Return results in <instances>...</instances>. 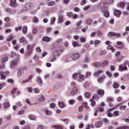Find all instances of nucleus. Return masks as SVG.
<instances>
[{"label":"nucleus","mask_w":129,"mask_h":129,"mask_svg":"<svg viewBox=\"0 0 129 129\" xmlns=\"http://www.w3.org/2000/svg\"><path fill=\"white\" fill-rule=\"evenodd\" d=\"M18 61H20V57H18L17 60L16 59L11 62L10 64V68L11 69H14V68H16V66L18 65Z\"/></svg>","instance_id":"4"},{"label":"nucleus","mask_w":129,"mask_h":129,"mask_svg":"<svg viewBox=\"0 0 129 129\" xmlns=\"http://www.w3.org/2000/svg\"><path fill=\"white\" fill-rule=\"evenodd\" d=\"M114 2V0H103L102 2L101 3H107V8H108V6L109 5H111L112 4H113Z\"/></svg>","instance_id":"8"},{"label":"nucleus","mask_w":129,"mask_h":129,"mask_svg":"<svg viewBox=\"0 0 129 129\" xmlns=\"http://www.w3.org/2000/svg\"><path fill=\"white\" fill-rule=\"evenodd\" d=\"M38 33V29L37 28H33L32 30V34L36 35Z\"/></svg>","instance_id":"47"},{"label":"nucleus","mask_w":129,"mask_h":129,"mask_svg":"<svg viewBox=\"0 0 129 129\" xmlns=\"http://www.w3.org/2000/svg\"><path fill=\"white\" fill-rule=\"evenodd\" d=\"M113 87L114 88H118L119 87V85H118L116 82L113 84Z\"/></svg>","instance_id":"45"},{"label":"nucleus","mask_w":129,"mask_h":129,"mask_svg":"<svg viewBox=\"0 0 129 129\" xmlns=\"http://www.w3.org/2000/svg\"><path fill=\"white\" fill-rule=\"evenodd\" d=\"M125 6V3H124V2H121L118 5V7L121 8V9H123V8H124Z\"/></svg>","instance_id":"26"},{"label":"nucleus","mask_w":129,"mask_h":129,"mask_svg":"<svg viewBox=\"0 0 129 129\" xmlns=\"http://www.w3.org/2000/svg\"><path fill=\"white\" fill-rule=\"evenodd\" d=\"M105 79V76H104L102 78H100L98 80V82L101 83V82H103V80Z\"/></svg>","instance_id":"43"},{"label":"nucleus","mask_w":129,"mask_h":129,"mask_svg":"<svg viewBox=\"0 0 129 129\" xmlns=\"http://www.w3.org/2000/svg\"><path fill=\"white\" fill-rule=\"evenodd\" d=\"M14 39V35L13 34H10L8 38H7V41L8 42H11V41H12Z\"/></svg>","instance_id":"23"},{"label":"nucleus","mask_w":129,"mask_h":129,"mask_svg":"<svg viewBox=\"0 0 129 129\" xmlns=\"http://www.w3.org/2000/svg\"><path fill=\"white\" fill-rule=\"evenodd\" d=\"M23 129H31V127L29 125H26L23 127Z\"/></svg>","instance_id":"64"},{"label":"nucleus","mask_w":129,"mask_h":129,"mask_svg":"<svg viewBox=\"0 0 129 129\" xmlns=\"http://www.w3.org/2000/svg\"><path fill=\"white\" fill-rule=\"evenodd\" d=\"M46 99V98H45V96H41L40 98H38L37 99L38 101L39 102H44L45 101V100Z\"/></svg>","instance_id":"21"},{"label":"nucleus","mask_w":129,"mask_h":129,"mask_svg":"<svg viewBox=\"0 0 129 129\" xmlns=\"http://www.w3.org/2000/svg\"><path fill=\"white\" fill-rule=\"evenodd\" d=\"M5 22H6V23H9V22H10V21H11V18L7 17H6L5 19Z\"/></svg>","instance_id":"58"},{"label":"nucleus","mask_w":129,"mask_h":129,"mask_svg":"<svg viewBox=\"0 0 129 129\" xmlns=\"http://www.w3.org/2000/svg\"><path fill=\"white\" fill-rule=\"evenodd\" d=\"M92 23V20L91 19H88L87 20V25H90Z\"/></svg>","instance_id":"46"},{"label":"nucleus","mask_w":129,"mask_h":129,"mask_svg":"<svg viewBox=\"0 0 129 129\" xmlns=\"http://www.w3.org/2000/svg\"><path fill=\"white\" fill-rule=\"evenodd\" d=\"M114 37H116V38H120L121 37V34L118 33H114Z\"/></svg>","instance_id":"44"},{"label":"nucleus","mask_w":129,"mask_h":129,"mask_svg":"<svg viewBox=\"0 0 129 129\" xmlns=\"http://www.w3.org/2000/svg\"><path fill=\"white\" fill-rule=\"evenodd\" d=\"M20 43H24L26 42V38L25 37H22L20 39Z\"/></svg>","instance_id":"60"},{"label":"nucleus","mask_w":129,"mask_h":129,"mask_svg":"<svg viewBox=\"0 0 129 129\" xmlns=\"http://www.w3.org/2000/svg\"><path fill=\"white\" fill-rule=\"evenodd\" d=\"M85 62H86V63H89V62H90V57L88 56H86L85 58Z\"/></svg>","instance_id":"37"},{"label":"nucleus","mask_w":129,"mask_h":129,"mask_svg":"<svg viewBox=\"0 0 129 129\" xmlns=\"http://www.w3.org/2000/svg\"><path fill=\"white\" fill-rule=\"evenodd\" d=\"M85 96L86 98H90L91 96V94L88 92H87L85 93Z\"/></svg>","instance_id":"31"},{"label":"nucleus","mask_w":129,"mask_h":129,"mask_svg":"<svg viewBox=\"0 0 129 129\" xmlns=\"http://www.w3.org/2000/svg\"><path fill=\"white\" fill-rule=\"evenodd\" d=\"M72 45L73 46V47H80V44H78V42H76V41H74L72 43Z\"/></svg>","instance_id":"30"},{"label":"nucleus","mask_w":129,"mask_h":129,"mask_svg":"<svg viewBox=\"0 0 129 129\" xmlns=\"http://www.w3.org/2000/svg\"><path fill=\"white\" fill-rule=\"evenodd\" d=\"M55 22H56V18H51L50 25H54V23H55Z\"/></svg>","instance_id":"41"},{"label":"nucleus","mask_w":129,"mask_h":129,"mask_svg":"<svg viewBox=\"0 0 129 129\" xmlns=\"http://www.w3.org/2000/svg\"><path fill=\"white\" fill-rule=\"evenodd\" d=\"M127 64L128 61H125L124 63H122L119 66V71H126L127 70Z\"/></svg>","instance_id":"2"},{"label":"nucleus","mask_w":129,"mask_h":129,"mask_svg":"<svg viewBox=\"0 0 129 129\" xmlns=\"http://www.w3.org/2000/svg\"><path fill=\"white\" fill-rule=\"evenodd\" d=\"M106 74L107 75H108V76H109V77H112V74H111V73L109 72V71H106Z\"/></svg>","instance_id":"61"},{"label":"nucleus","mask_w":129,"mask_h":129,"mask_svg":"<svg viewBox=\"0 0 129 129\" xmlns=\"http://www.w3.org/2000/svg\"><path fill=\"white\" fill-rule=\"evenodd\" d=\"M79 77L81 80H84V76L80 73H79Z\"/></svg>","instance_id":"50"},{"label":"nucleus","mask_w":129,"mask_h":129,"mask_svg":"<svg viewBox=\"0 0 129 129\" xmlns=\"http://www.w3.org/2000/svg\"><path fill=\"white\" fill-rule=\"evenodd\" d=\"M10 7L17 8V0H10Z\"/></svg>","instance_id":"7"},{"label":"nucleus","mask_w":129,"mask_h":129,"mask_svg":"<svg viewBox=\"0 0 129 129\" xmlns=\"http://www.w3.org/2000/svg\"><path fill=\"white\" fill-rule=\"evenodd\" d=\"M29 118L31 120H35V119H36V116H35L34 115H30Z\"/></svg>","instance_id":"42"},{"label":"nucleus","mask_w":129,"mask_h":129,"mask_svg":"<svg viewBox=\"0 0 129 129\" xmlns=\"http://www.w3.org/2000/svg\"><path fill=\"white\" fill-rule=\"evenodd\" d=\"M37 82L39 83V85H42L43 84V80L41 77H38L37 78Z\"/></svg>","instance_id":"25"},{"label":"nucleus","mask_w":129,"mask_h":129,"mask_svg":"<svg viewBox=\"0 0 129 129\" xmlns=\"http://www.w3.org/2000/svg\"><path fill=\"white\" fill-rule=\"evenodd\" d=\"M101 43V41L99 40H96L94 42L95 47H97V45H99Z\"/></svg>","instance_id":"29"},{"label":"nucleus","mask_w":129,"mask_h":129,"mask_svg":"<svg viewBox=\"0 0 129 129\" xmlns=\"http://www.w3.org/2000/svg\"><path fill=\"white\" fill-rule=\"evenodd\" d=\"M45 114L46 115H51L52 114V112L48 109L45 110Z\"/></svg>","instance_id":"40"},{"label":"nucleus","mask_w":129,"mask_h":129,"mask_svg":"<svg viewBox=\"0 0 129 129\" xmlns=\"http://www.w3.org/2000/svg\"><path fill=\"white\" fill-rule=\"evenodd\" d=\"M22 30V26L21 27H17L15 28L16 32H19V31H21Z\"/></svg>","instance_id":"56"},{"label":"nucleus","mask_w":129,"mask_h":129,"mask_svg":"<svg viewBox=\"0 0 129 129\" xmlns=\"http://www.w3.org/2000/svg\"><path fill=\"white\" fill-rule=\"evenodd\" d=\"M90 85V83H89V82H86L84 84V87L86 88L88 86H89Z\"/></svg>","instance_id":"54"},{"label":"nucleus","mask_w":129,"mask_h":129,"mask_svg":"<svg viewBox=\"0 0 129 129\" xmlns=\"http://www.w3.org/2000/svg\"><path fill=\"white\" fill-rule=\"evenodd\" d=\"M82 106H83L84 107H85V108H86V109H89V107H88L87 106V103H83Z\"/></svg>","instance_id":"55"},{"label":"nucleus","mask_w":129,"mask_h":129,"mask_svg":"<svg viewBox=\"0 0 129 129\" xmlns=\"http://www.w3.org/2000/svg\"><path fill=\"white\" fill-rule=\"evenodd\" d=\"M64 22V16L63 15H60L59 16L58 20V24H62Z\"/></svg>","instance_id":"13"},{"label":"nucleus","mask_w":129,"mask_h":129,"mask_svg":"<svg viewBox=\"0 0 129 129\" xmlns=\"http://www.w3.org/2000/svg\"><path fill=\"white\" fill-rule=\"evenodd\" d=\"M25 112V111H24V110H20L18 114V115H22V114Z\"/></svg>","instance_id":"57"},{"label":"nucleus","mask_w":129,"mask_h":129,"mask_svg":"<svg viewBox=\"0 0 129 129\" xmlns=\"http://www.w3.org/2000/svg\"><path fill=\"white\" fill-rule=\"evenodd\" d=\"M90 76H91V73L90 72H87L85 77V78H88L89 77H90Z\"/></svg>","instance_id":"38"},{"label":"nucleus","mask_w":129,"mask_h":129,"mask_svg":"<svg viewBox=\"0 0 129 129\" xmlns=\"http://www.w3.org/2000/svg\"><path fill=\"white\" fill-rule=\"evenodd\" d=\"M107 101V102H112L113 101V98H110V97L108 98Z\"/></svg>","instance_id":"62"},{"label":"nucleus","mask_w":129,"mask_h":129,"mask_svg":"<svg viewBox=\"0 0 129 129\" xmlns=\"http://www.w3.org/2000/svg\"><path fill=\"white\" fill-rule=\"evenodd\" d=\"M97 8L100 11V13H103V16L105 18H109V12L106 2L100 3L97 5Z\"/></svg>","instance_id":"1"},{"label":"nucleus","mask_w":129,"mask_h":129,"mask_svg":"<svg viewBox=\"0 0 129 129\" xmlns=\"http://www.w3.org/2000/svg\"><path fill=\"white\" fill-rule=\"evenodd\" d=\"M90 101L91 102V105H92V106H95V105L96 104V102H95V101H93V100H92V99H91Z\"/></svg>","instance_id":"48"},{"label":"nucleus","mask_w":129,"mask_h":129,"mask_svg":"<svg viewBox=\"0 0 129 129\" xmlns=\"http://www.w3.org/2000/svg\"><path fill=\"white\" fill-rule=\"evenodd\" d=\"M7 61H8V57H4L2 59L1 63L4 64V63H5V62H7Z\"/></svg>","instance_id":"51"},{"label":"nucleus","mask_w":129,"mask_h":129,"mask_svg":"<svg viewBox=\"0 0 129 129\" xmlns=\"http://www.w3.org/2000/svg\"><path fill=\"white\" fill-rule=\"evenodd\" d=\"M57 54H55V53H53L52 54V56L53 58H51V59L50 60V62H55V61H56V60H57V58H56V57H57Z\"/></svg>","instance_id":"19"},{"label":"nucleus","mask_w":129,"mask_h":129,"mask_svg":"<svg viewBox=\"0 0 129 129\" xmlns=\"http://www.w3.org/2000/svg\"><path fill=\"white\" fill-rule=\"evenodd\" d=\"M79 57H80V55L78 53H74L71 55V58L73 61H75L77 60V59H79Z\"/></svg>","instance_id":"6"},{"label":"nucleus","mask_w":129,"mask_h":129,"mask_svg":"<svg viewBox=\"0 0 129 129\" xmlns=\"http://www.w3.org/2000/svg\"><path fill=\"white\" fill-rule=\"evenodd\" d=\"M3 105L4 108L7 109L9 108V107L11 106V104H10V102H5L3 103Z\"/></svg>","instance_id":"11"},{"label":"nucleus","mask_w":129,"mask_h":129,"mask_svg":"<svg viewBox=\"0 0 129 129\" xmlns=\"http://www.w3.org/2000/svg\"><path fill=\"white\" fill-rule=\"evenodd\" d=\"M96 127H100L101 125H102V121H99L97 122L95 124Z\"/></svg>","instance_id":"22"},{"label":"nucleus","mask_w":129,"mask_h":129,"mask_svg":"<svg viewBox=\"0 0 129 129\" xmlns=\"http://www.w3.org/2000/svg\"><path fill=\"white\" fill-rule=\"evenodd\" d=\"M22 32L24 33L25 35L28 33V28L27 26H24L23 30H22Z\"/></svg>","instance_id":"27"},{"label":"nucleus","mask_w":129,"mask_h":129,"mask_svg":"<svg viewBox=\"0 0 129 129\" xmlns=\"http://www.w3.org/2000/svg\"><path fill=\"white\" fill-rule=\"evenodd\" d=\"M114 33L113 32H110L108 33V37H109V38L111 37H114Z\"/></svg>","instance_id":"35"},{"label":"nucleus","mask_w":129,"mask_h":129,"mask_svg":"<svg viewBox=\"0 0 129 129\" xmlns=\"http://www.w3.org/2000/svg\"><path fill=\"white\" fill-rule=\"evenodd\" d=\"M79 73H74L72 76L73 79H74V80H76V77H77V76H79Z\"/></svg>","instance_id":"39"},{"label":"nucleus","mask_w":129,"mask_h":129,"mask_svg":"<svg viewBox=\"0 0 129 129\" xmlns=\"http://www.w3.org/2000/svg\"><path fill=\"white\" fill-rule=\"evenodd\" d=\"M33 23H36V24H37V23H39V19L36 17V16H34L33 17Z\"/></svg>","instance_id":"34"},{"label":"nucleus","mask_w":129,"mask_h":129,"mask_svg":"<svg viewBox=\"0 0 129 129\" xmlns=\"http://www.w3.org/2000/svg\"><path fill=\"white\" fill-rule=\"evenodd\" d=\"M80 42L81 43H85L86 42V39L84 37H81L80 38Z\"/></svg>","instance_id":"53"},{"label":"nucleus","mask_w":129,"mask_h":129,"mask_svg":"<svg viewBox=\"0 0 129 129\" xmlns=\"http://www.w3.org/2000/svg\"><path fill=\"white\" fill-rule=\"evenodd\" d=\"M109 64V61L107 60H104L101 64V67H106Z\"/></svg>","instance_id":"10"},{"label":"nucleus","mask_w":129,"mask_h":129,"mask_svg":"<svg viewBox=\"0 0 129 129\" xmlns=\"http://www.w3.org/2000/svg\"><path fill=\"white\" fill-rule=\"evenodd\" d=\"M32 9V4L28 3L26 5H24L22 7V12H26L27 11H29Z\"/></svg>","instance_id":"3"},{"label":"nucleus","mask_w":129,"mask_h":129,"mask_svg":"<svg viewBox=\"0 0 129 129\" xmlns=\"http://www.w3.org/2000/svg\"><path fill=\"white\" fill-rule=\"evenodd\" d=\"M103 72V71L101 70H98L97 72H95L94 73V76H96V77H98V74H101Z\"/></svg>","instance_id":"18"},{"label":"nucleus","mask_w":129,"mask_h":129,"mask_svg":"<svg viewBox=\"0 0 129 129\" xmlns=\"http://www.w3.org/2000/svg\"><path fill=\"white\" fill-rule=\"evenodd\" d=\"M51 0H45V2L46 3H47V6H48V7H52V6H54V5H55V2H49Z\"/></svg>","instance_id":"12"},{"label":"nucleus","mask_w":129,"mask_h":129,"mask_svg":"<svg viewBox=\"0 0 129 129\" xmlns=\"http://www.w3.org/2000/svg\"><path fill=\"white\" fill-rule=\"evenodd\" d=\"M24 74V70H20L18 72V76H22Z\"/></svg>","instance_id":"32"},{"label":"nucleus","mask_w":129,"mask_h":129,"mask_svg":"<svg viewBox=\"0 0 129 129\" xmlns=\"http://www.w3.org/2000/svg\"><path fill=\"white\" fill-rule=\"evenodd\" d=\"M6 12H7V13H10V14H12V13H13V10L10 8H6L5 9Z\"/></svg>","instance_id":"49"},{"label":"nucleus","mask_w":129,"mask_h":129,"mask_svg":"<svg viewBox=\"0 0 129 129\" xmlns=\"http://www.w3.org/2000/svg\"><path fill=\"white\" fill-rule=\"evenodd\" d=\"M78 91V89L76 87L73 88L72 90L71 91V94L72 95H74L75 93H77Z\"/></svg>","instance_id":"9"},{"label":"nucleus","mask_w":129,"mask_h":129,"mask_svg":"<svg viewBox=\"0 0 129 129\" xmlns=\"http://www.w3.org/2000/svg\"><path fill=\"white\" fill-rule=\"evenodd\" d=\"M119 115V112L117 110L114 111V116H118Z\"/></svg>","instance_id":"52"},{"label":"nucleus","mask_w":129,"mask_h":129,"mask_svg":"<svg viewBox=\"0 0 129 129\" xmlns=\"http://www.w3.org/2000/svg\"><path fill=\"white\" fill-rule=\"evenodd\" d=\"M4 72L1 71L0 72V75L1 76V79L5 80L6 79V76L4 75Z\"/></svg>","instance_id":"36"},{"label":"nucleus","mask_w":129,"mask_h":129,"mask_svg":"<svg viewBox=\"0 0 129 129\" xmlns=\"http://www.w3.org/2000/svg\"><path fill=\"white\" fill-rule=\"evenodd\" d=\"M107 50H111V52H114V48L112 46L109 45L107 47Z\"/></svg>","instance_id":"28"},{"label":"nucleus","mask_w":129,"mask_h":129,"mask_svg":"<svg viewBox=\"0 0 129 129\" xmlns=\"http://www.w3.org/2000/svg\"><path fill=\"white\" fill-rule=\"evenodd\" d=\"M44 14L45 16L47 17V16H49V15L51 14V11H50V10H49V9H46L44 11Z\"/></svg>","instance_id":"20"},{"label":"nucleus","mask_w":129,"mask_h":129,"mask_svg":"<svg viewBox=\"0 0 129 129\" xmlns=\"http://www.w3.org/2000/svg\"><path fill=\"white\" fill-rule=\"evenodd\" d=\"M97 93L99 94V95H102L103 96V95L104 94V90L100 89L97 91Z\"/></svg>","instance_id":"24"},{"label":"nucleus","mask_w":129,"mask_h":129,"mask_svg":"<svg viewBox=\"0 0 129 129\" xmlns=\"http://www.w3.org/2000/svg\"><path fill=\"white\" fill-rule=\"evenodd\" d=\"M96 35V32H92L90 34L91 37H94Z\"/></svg>","instance_id":"63"},{"label":"nucleus","mask_w":129,"mask_h":129,"mask_svg":"<svg viewBox=\"0 0 129 129\" xmlns=\"http://www.w3.org/2000/svg\"><path fill=\"white\" fill-rule=\"evenodd\" d=\"M128 126H122L119 127H117L115 129H128Z\"/></svg>","instance_id":"33"},{"label":"nucleus","mask_w":129,"mask_h":129,"mask_svg":"<svg viewBox=\"0 0 129 129\" xmlns=\"http://www.w3.org/2000/svg\"><path fill=\"white\" fill-rule=\"evenodd\" d=\"M58 105L59 107H60V108H64V107L66 106V105H65V103H64L62 101H59L58 102Z\"/></svg>","instance_id":"15"},{"label":"nucleus","mask_w":129,"mask_h":129,"mask_svg":"<svg viewBox=\"0 0 129 129\" xmlns=\"http://www.w3.org/2000/svg\"><path fill=\"white\" fill-rule=\"evenodd\" d=\"M114 15L116 17H119L121 15V12L119 11V10H116L114 12Z\"/></svg>","instance_id":"16"},{"label":"nucleus","mask_w":129,"mask_h":129,"mask_svg":"<svg viewBox=\"0 0 129 129\" xmlns=\"http://www.w3.org/2000/svg\"><path fill=\"white\" fill-rule=\"evenodd\" d=\"M67 16L70 19H74V20L78 18V15L74 14L72 12L67 13Z\"/></svg>","instance_id":"5"},{"label":"nucleus","mask_w":129,"mask_h":129,"mask_svg":"<svg viewBox=\"0 0 129 129\" xmlns=\"http://www.w3.org/2000/svg\"><path fill=\"white\" fill-rule=\"evenodd\" d=\"M52 127L55 129H63V126L61 125H52Z\"/></svg>","instance_id":"17"},{"label":"nucleus","mask_w":129,"mask_h":129,"mask_svg":"<svg viewBox=\"0 0 129 129\" xmlns=\"http://www.w3.org/2000/svg\"><path fill=\"white\" fill-rule=\"evenodd\" d=\"M42 41L43 42H46V43H49V42L51 41V39L48 36H44L42 38Z\"/></svg>","instance_id":"14"},{"label":"nucleus","mask_w":129,"mask_h":129,"mask_svg":"<svg viewBox=\"0 0 129 129\" xmlns=\"http://www.w3.org/2000/svg\"><path fill=\"white\" fill-rule=\"evenodd\" d=\"M17 92V88H14L13 89V90L11 91L12 94H15Z\"/></svg>","instance_id":"59"}]
</instances>
